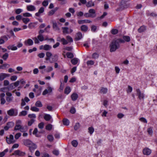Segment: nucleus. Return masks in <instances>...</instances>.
Returning <instances> with one entry per match:
<instances>
[{"label":"nucleus","instance_id":"1","mask_svg":"<svg viewBox=\"0 0 157 157\" xmlns=\"http://www.w3.org/2000/svg\"><path fill=\"white\" fill-rule=\"evenodd\" d=\"M124 43V41L121 38L113 40L110 45V52H115L120 48L119 43Z\"/></svg>","mask_w":157,"mask_h":157},{"label":"nucleus","instance_id":"2","mask_svg":"<svg viewBox=\"0 0 157 157\" xmlns=\"http://www.w3.org/2000/svg\"><path fill=\"white\" fill-rule=\"evenodd\" d=\"M17 113V110L15 109L11 108L7 111V114L10 116H16Z\"/></svg>","mask_w":157,"mask_h":157},{"label":"nucleus","instance_id":"3","mask_svg":"<svg viewBox=\"0 0 157 157\" xmlns=\"http://www.w3.org/2000/svg\"><path fill=\"white\" fill-rule=\"evenodd\" d=\"M136 95L138 96V98L140 100L144 99V94L143 93H141L140 90L139 89L136 90Z\"/></svg>","mask_w":157,"mask_h":157},{"label":"nucleus","instance_id":"4","mask_svg":"<svg viewBox=\"0 0 157 157\" xmlns=\"http://www.w3.org/2000/svg\"><path fill=\"white\" fill-rule=\"evenodd\" d=\"M21 120H19L16 121V125L14 128V130H20L22 126L21 125Z\"/></svg>","mask_w":157,"mask_h":157},{"label":"nucleus","instance_id":"5","mask_svg":"<svg viewBox=\"0 0 157 157\" xmlns=\"http://www.w3.org/2000/svg\"><path fill=\"white\" fill-rule=\"evenodd\" d=\"M151 152V150L148 147H145L143 150V153L144 155H150Z\"/></svg>","mask_w":157,"mask_h":157},{"label":"nucleus","instance_id":"6","mask_svg":"<svg viewBox=\"0 0 157 157\" xmlns=\"http://www.w3.org/2000/svg\"><path fill=\"white\" fill-rule=\"evenodd\" d=\"M29 150L31 152H33L36 149L37 147V145L33 142L31 144V145H30L29 147Z\"/></svg>","mask_w":157,"mask_h":157},{"label":"nucleus","instance_id":"7","mask_svg":"<svg viewBox=\"0 0 157 157\" xmlns=\"http://www.w3.org/2000/svg\"><path fill=\"white\" fill-rule=\"evenodd\" d=\"M53 88L50 86H48L47 89H45L43 92L42 95H44L46 94L51 93L52 92Z\"/></svg>","mask_w":157,"mask_h":157},{"label":"nucleus","instance_id":"8","mask_svg":"<svg viewBox=\"0 0 157 157\" xmlns=\"http://www.w3.org/2000/svg\"><path fill=\"white\" fill-rule=\"evenodd\" d=\"M25 154V152L21 151L19 150H17L15 151L13 155H18L19 156H23Z\"/></svg>","mask_w":157,"mask_h":157},{"label":"nucleus","instance_id":"9","mask_svg":"<svg viewBox=\"0 0 157 157\" xmlns=\"http://www.w3.org/2000/svg\"><path fill=\"white\" fill-rule=\"evenodd\" d=\"M58 58V56L57 54H55L53 55L51 59L49 61L50 63H53L57 61Z\"/></svg>","mask_w":157,"mask_h":157},{"label":"nucleus","instance_id":"10","mask_svg":"<svg viewBox=\"0 0 157 157\" xmlns=\"http://www.w3.org/2000/svg\"><path fill=\"white\" fill-rule=\"evenodd\" d=\"M26 9L28 11H33L36 10V7L32 5H29L27 6Z\"/></svg>","mask_w":157,"mask_h":157},{"label":"nucleus","instance_id":"11","mask_svg":"<svg viewBox=\"0 0 157 157\" xmlns=\"http://www.w3.org/2000/svg\"><path fill=\"white\" fill-rule=\"evenodd\" d=\"M10 76L9 74H6L4 73H0V80H3L6 77H9Z\"/></svg>","mask_w":157,"mask_h":157},{"label":"nucleus","instance_id":"12","mask_svg":"<svg viewBox=\"0 0 157 157\" xmlns=\"http://www.w3.org/2000/svg\"><path fill=\"white\" fill-rule=\"evenodd\" d=\"M23 142L24 144L28 147H29L30 145H31V144L32 143V141L29 139L24 140Z\"/></svg>","mask_w":157,"mask_h":157},{"label":"nucleus","instance_id":"13","mask_svg":"<svg viewBox=\"0 0 157 157\" xmlns=\"http://www.w3.org/2000/svg\"><path fill=\"white\" fill-rule=\"evenodd\" d=\"M82 38V33L80 32H78L76 34L75 40L76 41H78L81 39Z\"/></svg>","mask_w":157,"mask_h":157},{"label":"nucleus","instance_id":"14","mask_svg":"<svg viewBox=\"0 0 157 157\" xmlns=\"http://www.w3.org/2000/svg\"><path fill=\"white\" fill-rule=\"evenodd\" d=\"M33 41L30 39H28L24 42V44L26 45L31 46L33 45Z\"/></svg>","mask_w":157,"mask_h":157},{"label":"nucleus","instance_id":"15","mask_svg":"<svg viewBox=\"0 0 157 157\" xmlns=\"http://www.w3.org/2000/svg\"><path fill=\"white\" fill-rule=\"evenodd\" d=\"M78 23L80 24L85 23H90L92 22L91 21L88 20H79L78 21Z\"/></svg>","mask_w":157,"mask_h":157},{"label":"nucleus","instance_id":"16","mask_svg":"<svg viewBox=\"0 0 157 157\" xmlns=\"http://www.w3.org/2000/svg\"><path fill=\"white\" fill-rule=\"evenodd\" d=\"M88 12L90 15H92L91 17L94 18L96 16V12L93 9H90L89 10Z\"/></svg>","mask_w":157,"mask_h":157},{"label":"nucleus","instance_id":"17","mask_svg":"<svg viewBox=\"0 0 157 157\" xmlns=\"http://www.w3.org/2000/svg\"><path fill=\"white\" fill-rule=\"evenodd\" d=\"M44 11V8L43 7H42L39 10L38 12L36 13L35 14V15L37 17H40V14L43 13Z\"/></svg>","mask_w":157,"mask_h":157},{"label":"nucleus","instance_id":"18","mask_svg":"<svg viewBox=\"0 0 157 157\" xmlns=\"http://www.w3.org/2000/svg\"><path fill=\"white\" fill-rule=\"evenodd\" d=\"M78 98V94L76 93H73L71 95V98L72 101H76Z\"/></svg>","mask_w":157,"mask_h":157},{"label":"nucleus","instance_id":"19","mask_svg":"<svg viewBox=\"0 0 157 157\" xmlns=\"http://www.w3.org/2000/svg\"><path fill=\"white\" fill-rule=\"evenodd\" d=\"M81 30L82 32H86L88 30V27L86 25H83L81 27Z\"/></svg>","mask_w":157,"mask_h":157},{"label":"nucleus","instance_id":"20","mask_svg":"<svg viewBox=\"0 0 157 157\" xmlns=\"http://www.w3.org/2000/svg\"><path fill=\"white\" fill-rule=\"evenodd\" d=\"M71 91V88L69 86L66 87L64 89V93L67 94H68Z\"/></svg>","mask_w":157,"mask_h":157},{"label":"nucleus","instance_id":"21","mask_svg":"<svg viewBox=\"0 0 157 157\" xmlns=\"http://www.w3.org/2000/svg\"><path fill=\"white\" fill-rule=\"evenodd\" d=\"M107 91L108 89L106 88L102 87L101 88L100 92L101 93L105 94L107 93Z\"/></svg>","mask_w":157,"mask_h":157},{"label":"nucleus","instance_id":"22","mask_svg":"<svg viewBox=\"0 0 157 157\" xmlns=\"http://www.w3.org/2000/svg\"><path fill=\"white\" fill-rule=\"evenodd\" d=\"M37 22L31 23L29 24L28 27L30 29L34 28L36 25H37Z\"/></svg>","mask_w":157,"mask_h":157},{"label":"nucleus","instance_id":"23","mask_svg":"<svg viewBox=\"0 0 157 157\" xmlns=\"http://www.w3.org/2000/svg\"><path fill=\"white\" fill-rule=\"evenodd\" d=\"M52 54L50 52H47L46 53V56L47 57L45 59L46 60H50V57L52 56Z\"/></svg>","mask_w":157,"mask_h":157},{"label":"nucleus","instance_id":"24","mask_svg":"<svg viewBox=\"0 0 157 157\" xmlns=\"http://www.w3.org/2000/svg\"><path fill=\"white\" fill-rule=\"evenodd\" d=\"M51 118V116L49 114H45L44 116V118L46 121H49Z\"/></svg>","mask_w":157,"mask_h":157},{"label":"nucleus","instance_id":"25","mask_svg":"<svg viewBox=\"0 0 157 157\" xmlns=\"http://www.w3.org/2000/svg\"><path fill=\"white\" fill-rule=\"evenodd\" d=\"M146 29V27L145 26H141L138 29V31L139 33H141L145 30Z\"/></svg>","mask_w":157,"mask_h":157},{"label":"nucleus","instance_id":"26","mask_svg":"<svg viewBox=\"0 0 157 157\" xmlns=\"http://www.w3.org/2000/svg\"><path fill=\"white\" fill-rule=\"evenodd\" d=\"M78 61V59L77 58H74L71 60V62L74 65L76 64Z\"/></svg>","mask_w":157,"mask_h":157},{"label":"nucleus","instance_id":"27","mask_svg":"<svg viewBox=\"0 0 157 157\" xmlns=\"http://www.w3.org/2000/svg\"><path fill=\"white\" fill-rule=\"evenodd\" d=\"M28 127L27 126H21L20 131L21 132H25L27 131Z\"/></svg>","mask_w":157,"mask_h":157},{"label":"nucleus","instance_id":"28","mask_svg":"<svg viewBox=\"0 0 157 157\" xmlns=\"http://www.w3.org/2000/svg\"><path fill=\"white\" fill-rule=\"evenodd\" d=\"M62 29L63 30V32L64 34L69 33V32L68 31V27H63L62 28Z\"/></svg>","mask_w":157,"mask_h":157},{"label":"nucleus","instance_id":"29","mask_svg":"<svg viewBox=\"0 0 157 157\" xmlns=\"http://www.w3.org/2000/svg\"><path fill=\"white\" fill-rule=\"evenodd\" d=\"M7 48L9 50H16L17 49V48L16 46H14V45H9L7 47Z\"/></svg>","mask_w":157,"mask_h":157},{"label":"nucleus","instance_id":"30","mask_svg":"<svg viewBox=\"0 0 157 157\" xmlns=\"http://www.w3.org/2000/svg\"><path fill=\"white\" fill-rule=\"evenodd\" d=\"M66 55L68 58L72 59L74 57V55L71 52H67L66 53Z\"/></svg>","mask_w":157,"mask_h":157},{"label":"nucleus","instance_id":"31","mask_svg":"<svg viewBox=\"0 0 157 157\" xmlns=\"http://www.w3.org/2000/svg\"><path fill=\"white\" fill-rule=\"evenodd\" d=\"M44 50L48 51L50 50L52 48L51 46L48 44H45L44 45Z\"/></svg>","mask_w":157,"mask_h":157},{"label":"nucleus","instance_id":"32","mask_svg":"<svg viewBox=\"0 0 157 157\" xmlns=\"http://www.w3.org/2000/svg\"><path fill=\"white\" fill-rule=\"evenodd\" d=\"M53 70V68L51 66H48L47 67V68L44 70V71L46 72H49L52 71Z\"/></svg>","mask_w":157,"mask_h":157},{"label":"nucleus","instance_id":"33","mask_svg":"<svg viewBox=\"0 0 157 157\" xmlns=\"http://www.w3.org/2000/svg\"><path fill=\"white\" fill-rule=\"evenodd\" d=\"M58 8H55L54 10H52L51 11H50L48 12V15L49 16H51L53 15L55 12H56Z\"/></svg>","mask_w":157,"mask_h":157},{"label":"nucleus","instance_id":"34","mask_svg":"<svg viewBox=\"0 0 157 157\" xmlns=\"http://www.w3.org/2000/svg\"><path fill=\"white\" fill-rule=\"evenodd\" d=\"M8 151V148H7L5 149L2 152H0V157H3L4 156L6 153H7Z\"/></svg>","mask_w":157,"mask_h":157},{"label":"nucleus","instance_id":"35","mask_svg":"<svg viewBox=\"0 0 157 157\" xmlns=\"http://www.w3.org/2000/svg\"><path fill=\"white\" fill-rule=\"evenodd\" d=\"M37 38L40 41H43L44 40V38L42 35H40L37 36Z\"/></svg>","mask_w":157,"mask_h":157},{"label":"nucleus","instance_id":"36","mask_svg":"<svg viewBox=\"0 0 157 157\" xmlns=\"http://www.w3.org/2000/svg\"><path fill=\"white\" fill-rule=\"evenodd\" d=\"M35 105L36 107H42L43 106L41 102L40 101H37L35 104Z\"/></svg>","mask_w":157,"mask_h":157},{"label":"nucleus","instance_id":"37","mask_svg":"<svg viewBox=\"0 0 157 157\" xmlns=\"http://www.w3.org/2000/svg\"><path fill=\"white\" fill-rule=\"evenodd\" d=\"M123 38V40L124 41V42L125 41L129 42L130 40V37L128 36H124Z\"/></svg>","mask_w":157,"mask_h":157},{"label":"nucleus","instance_id":"38","mask_svg":"<svg viewBox=\"0 0 157 157\" xmlns=\"http://www.w3.org/2000/svg\"><path fill=\"white\" fill-rule=\"evenodd\" d=\"M88 132L90 135H92L94 131V129L92 127H90L88 128Z\"/></svg>","mask_w":157,"mask_h":157},{"label":"nucleus","instance_id":"39","mask_svg":"<svg viewBox=\"0 0 157 157\" xmlns=\"http://www.w3.org/2000/svg\"><path fill=\"white\" fill-rule=\"evenodd\" d=\"M22 21L25 24H27L30 21V19L28 18H22Z\"/></svg>","mask_w":157,"mask_h":157},{"label":"nucleus","instance_id":"40","mask_svg":"<svg viewBox=\"0 0 157 157\" xmlns=\"http://www.w3.org/2000/svg\"><path fill=\"white\" fill-rule=\"evenodd\" d=\"M118 31L116 29H112L111 31V33L113 35H115L118 33Z\"/></svg>","mask_w":157,"mask_h":157},{"label":"nucleus","instance_id":"41","mask_svg":"<svg viewBox=\"0 0 157 157\" xmlns=\"http://www.w3.org/2000/svg\"><path fill=\"white\" fill-rule=\"evenodd\" d=\"M147 132L149 135L151 136L153 134V130L152 127H150L147 129Z\"/></svg>","mask_w":157,"mask_h":157},{"label":"nucleus","instance_id":"42","mask_svg":"<svg viewBox=\"0 0 157 157\" xmlns=\"http://www.w3.org/2000/svg\"><path fill=\"white\" fill-rule=\"evenodd\" d=\"M63 124L64 125H68L69 124V121L67 119H64L63 120Z\"/></svg>","mask_w":157,"mask_h":157},{"label":"nucleus","instance_id":"43","mask_svg":"<svg viewBox=\"0 0 157 157\" xmlns=\"http://www.w3.org/2000/svg\"><path fill=\"white\" fill-rule=\"evenodd\" d=\"M72 145L75 147H77L78 144V142L76 140H73L71 142Z\"/></svg>","mask_w":157,"mask_h":157},{"label":"nucleus","instance_id":"44","mask_svg":"<svg viewBox=\"0 0 157 157\" xmlns=\"http://www.w3.org/2000/svg\"><path fill=\"white\" fill-rule=\"evenodd\" d=\"M94 3L90 1L87 3L86 6L87 7H90L92 6H94Z\"/></svg>","mask_w":157,"mask_h":157},{"label":"nucleus","instance_id":"45","mask_svg":"<svg viewBox=\"0 0 157 157\" xmlns=\"http://www.w3.org/2000/svg\"><path fill=\"white\" fill-rule=\"evenodd\" d=\"M30 109L32 111L34 112H38L39 110V108L35 106L32 107L30 108Z\"/></svg>","mask_w":157,"mask_h":157},{"label":"nucleus","instance_id":"46","mask_svg":"<svg viewBox=\"0 0 157 157\" xmlns=\"http://www.w3.org/2000/svg\"><path fill=\"white\" fill-rule=\"evenodd\" d=\"M6 141L7 143L9 144L13 143L14 142V141L12 140L10 138H8L7 137L6 138Z\"/></svg>","mask_w":157,"mask_h":157},{"label":"nucleus","instance_id":"47","mask_svg":"<svg viewBox=\"0 0 157 157\" xmlns=\"http://www.w3.org/2000/svg\"><path fill=\"white\" fill-rule=\"evenodd\" d=\"M14 125V123L13 122H10L7 123L6 125L10 128L12 127Z\"/></svg>","mask_w":157,"mask_h":157},{"label":"nucleus","instance_id":"48","mask_svg":"<svg viewBox=\"0 0 157 157\" xmlns=\"http://www.w3.org/2000/svg\"><path fill=\"white\" fill-rule=\"evenodd\" d=\"M91 31L93 32H96L97 29V27L94 25H92L91 26Z\"/></svg>","mask_w":157,"mask_h":157},{"label":"nucleus","instance_id":"49","mask_svg":"<svg viewBox=\"0 0 157 157\" xmlns=\"http://www.w3.org/2000/svg\"><path fill=\"white\" fill-rule=\"evenodd\" d=\"M61 42L63 45H66L68 43L67 41L63 38H62V40Z\"/></svg>","mask_w":157,"mask_h":157},{"label":"nucleus","instance_id":"50","mask_svg":"<svg viewBox=\"0 0 157 157\" xmlns=\"http://www.w3.org/2000/svg\"><path fill=\"white\" fill-rule=\"evenodd\" d=\"M9 54L7 53H6L3 55L2 58L4 60H6Z\"/></svg>","mask_w":157,"mask_h":157},{"label":"nucleus","instance_id":"51","mask_svg":"<svg viewBox=\"0 0 157 157\" xmlns=\"http://www.w3.org/2000/svg\"><path fill=\"white\" fill-rule=\"evenodd\" d=\"M35 120L34 119H31L28 122V125L29 126H31L32 124L35 122Z\"/></svg>","mask_w":157,"mask_h":157},{"label":"nucleus","instance_id":"52","mask_svg":"<svg viewBox=\"0 0 157 157\" xmlns=\"http://www.w3.org/2000/svg\"><path fill=\"white\" fill-rule=\"evenodd\" d=\"M47 138L48 140L51 142L54 139L53 136L51 135H48L47 136Z\"/></svg>","mask_w":157,"mask_h":157},{"label":"nucleus","instance_id":"53","mask_svg":"<svg viewBox=\"0 0 157 157\" xmlns=\"http://www.w3.org/2000/svg\"><path fill=\"white\" fill-rule=\"evenodd\" d=\"M80 125L79 123H76L74 127V129L75 130H77L80 128Z\"/></svg>","mask_w":157,"mask_h":157},{"label":"nucleus","instance_id":"54","mask_svg":"<svg viewBox=\"0 0 157 157\" xmlns=\"http://www.w3.org/2000/svg\"><path fill=\"white\" fill-rule=\"evenodd\" d=\"M86 63L88 66H90L93 65L94 62L93 60H88L87 62Z\"/></svg>","mask_w":157,"mask_h":157},{"label":"nucleus","instance_id":"55","mask_svg":"<svg viewBox=\"0 0 157 157\" xmlns=\"http://www.w3.org/2000/svg\"><path fill=\"white\" fill-rule=\"evenodd\" d=\"M53 27L54 29L56 30H58L59 29L57 26V24L56 23H53Z\"/></svg>","mask_w":157,"mask_h":157},{"label":"nucleus","instance_id":"56","mask_svg":"<svg viewBox=\"0 0 157 157\" xmlns=\"http://www.w3.org/2000/svg\"><path fill=\"white\" fill-rule=\"evenodd\" d=\"M52 128V124H48L46 126V129L48 130H51Z\"/></svg>","mask_w":157,"mask_h":157},{"label":"nucleus","instance_id":"57","mask_svg":"<svg viewBox=\"0 0 157 157\" xmlns=\"http://www.w3.org/2000/svg\"><path fill=\"white\" fill-rule=\"evenodd\" d=\"M27 114V112L25 111H22L19 114V116H25Z\"/></svg>","mask_w":157,"mask_h":157},{"label":"nucleus","instance_id":"58","mask_svg":"<svg viewBox=\"0 0 157 157\" xmlns=\"http://www.w3.org/2000/svg\"><path fill=\"white\" fill-rule=\"evenodd\" d=\"M23 15L25 17H31L32 16V14L29 13H25L23 14Z\"/></svg>","mask_w":157,"mask_h":157},{"label":"nucleus","instance_id":"59","mask_svg":"<svg viewBox=\"0 0 157 157\" xmlns=\"http://www.w3.org/2000/svg\"><path fill=\"white\" fill-rule=\"evenodd\" d=\"M66 38L67 40L70 42H72L73 41L72 38L69 36H66Z\"/></svg>","mask_w":157,"mask_h":157},{"label":"nucleus","instance_id":"60","mask_svg":"<svg viewBox=\"0 0 157 157\" xmlns=\"http://www.w3.org/2000/svg\"><path fill=\"white\" fill-rule=\"evenodd\" d=\"M139 120L141 122H143L146 123H147V120L144 117H142L139 119Z\"/></svg>","mask_w":157,"mask_h":157},{"label":"nucleus","instance_id":"61","mask_svg":"<svg viewBox=\"0 0 157 157\" xmlns=\"http://www.w3.org/2000/svg\"><path fill=\"white\" fill-rule=\"evenodd\" d=\"M15 88L14 86L13 83H12L8 86V89L10 90H12Z\"/></svg>","mask_w":157,"mask_h":157},{"label":"nucleus","instance_id":"62","mask_svg":"<svg viewBox=\"0 0 157 157\" xmlns=\"http://www.w3.org/2000/svg\"><path fill=\"white\" fill-rule=\"evenodd\" d=\"M44 124L43 122L39 123L38 125V127L40 129H42L44 127Z\"/></svg>","mask_w":157,"mask_h":157},{"label":"nucleus","instance_id":"63","mask_svg":"<svg viewBox=\"0 0 157 157\" xmlns=\"http://www.w3.org/2000/svg\"><path fill=\"white\" fill-rule=\"evenodd\" d=\"M48 4V2L47 0H44L42 2V4L44 6H47Z\"/></svg>","mask_w":157,"mask_h":157},{"label":"nucleus","instance_id":"64","mask_svg":"<svg viewBox=\"0 0 157 157\" xmlns=\"http://www.w3.org/2000/svg\"><path fill=\"white\" fill-rule=\"evenodd\" d=\"M98 56L99 55L97 53H94L92 55V57L93 58L96 59V58H98Z\"/></svg>","mask_w":157,"mask_h":157}]
</instances>
